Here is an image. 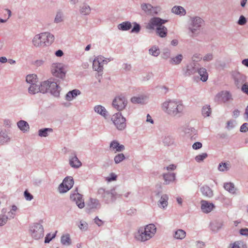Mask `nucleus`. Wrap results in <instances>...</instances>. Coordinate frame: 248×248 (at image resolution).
<instances>
[{
    "instance_id": "f257e3e1",
    "label": "nucleus",
    "mask_w": 248,
    "mask_h": 248,
    "mask_svg": "<svg viewBox=\"0 0 248 248\" xmlns=\"http://www.w3.org/2000/svg\"><path fill=\"white\" fill-rule=\"evenodd\" d=\"M162 108L165 113L171 116H180L184 112L185 106L181 100L168 99L162 104Z\"/></svg>"
},
{
    "instance_id": "f03ea898",
    "label": "nucleus",
    "mask_w": 248,
    "mask_h": 248,
    "mask_svg": "<svg viewBox=\"0 0 248 248\" xmlns=\"http://www.w3.org/2000/svg\"><path fill=\"white\" fill-rule=\"evenodd\" d=\"M156 232V228L153 224H150L144 227L140 228L134 234L135 239L140 242H145L152 238Z\"/></svg>"
},
{
    "instance_id": "7ed1b4c3",
    "label": "nucleus",
    "mask_w": 248,
    "mask_h": 248,
    "mask_svg": "<svg viewBox=\"0 0 248 248\" xmlns=\"http://www.w3.org/2000/svg\"><path fill=\"white\" fill-rule=\"evenodd\" d=\"M167 22L160 17H154L151 18L146 26V28L148 30H153L156 27V33L160 37L164 38L167 36L168 30L163 24Z\"/></svg>"
},
{
    "instance_id": "20e7f679",
    "label": "nucleus",
    "mask_w": 248,
    "mask_h": 248,
    "mask_svg": "<svg viewBox=\"0 0 248 248\" xmlns=\"http://www.w3.org/2000/svg\"><path fill=\"white\" fill-rule=\"evenodd\" d=\"M97 195L103 202L107 204L114 202L118 198L122 196V195L117 193L114 189L108 190L103 187L98 189Z\"/></svg>"
},
{
    "instance_id": "39448f33",
    "label": "nucleus",
    "mask_w": 248,
    "mask_h": 248,
    "mask_svg": "<svg viewBox=\"0 0 248 248\" xmlns=\"http://www.w3.org/2000/svg\"><path fill=\"white\" fill-rule=\"evenodd\" d=\"M203 23V20L200 17H190L188 27L189 35L191 37L197 36L201 31Z\"/></svg>"
},
{
    "instance_id": "423d86ee",
    "label": "nucleus",
    "mask_w": 248,
    "mask_h": 248,
    "mask_svg": "<svg viewBox=\"0 0 248 248\" xmlns=\"http://www.w3.org/2000/svg\"><path fill=\"white\" fill-rule=\"evenodd\" d=\"M52 75L56 78L63 79L65 77L66 66L62 63H54L50 68Z\"/></svg>"
},
{
    "instance_id": "0eeeda50",
    "label": "nucleus",
    "mask_w": 248,
    "mask_h": 248,
    "mask_svg": "<svg viewBox=\"0 0 248 248\" xmlns=\"http://www.w3.org/2000/svg\"><path fill=\"white\" fill-rule=\"evenodd\" d=\"M111 121L118 130L122 131L126 128V119L123 116L121 113L117 112L113 115Z\"/></svg>"
},
{
    "instance_id": "6e6552de",
    "label": "nucleus",
    "mask_w": 248,
    "mask_h": 248,
    "mask_svg": "<svg viewBox=\"0 0 248 248\" xmlns=\"http://www.w3.org/2000/svg\"><path fill=\"white\" fill-rule=\"evenodd\" d=\"M30 232L33 238L40 239L44 236V228L40 223H34L30 227Z\"/></svg>"
},
{
    "instance_id": "1a4fd4ad",
    "label": "nucleus",
    "mask_w": 248,
    "mask_h": 248,
    "mask_svg": "<svg viewBox=\"0 0 248 248\" xmlns=\"http://www.w3.org/2000/svg\"><path fill=\"white\" fill-rule=\"evenodd\" d=\"M127 104V99L122 95L115 97L112 101L113 107L119 111L124 109Z\"/></svg>"
},
{
    "instance_id": "9d476101",
    "label": "nucleus",
    "mask_w": 248,
    "mask_h": 248,
    "mask_svg": "<svg viewBox=\"0 0 248 248\" xmlns=\"http://www.w3.org/2000/svg\"><path fill=\"white\" fill-rule=\"evenodd\" d=\"M74 182L72 177H66L59 186V191L64 193L70 190L73 186Z\"/></svg>"
},
{
    "instance_id": "9b49d317",
    "label": "nucleus",
    "mask_w": 248,
    "mask_h": 248,
    "mask_svg": "<svg viewBox=\"0 0 248 248\" xmlns=\"http://www.w3.org/2000/svg\"><path fill=\"white\" fill-rule=\"evenodd\" d=\"M232 76L234 81V84L238 89L240 88V87L242 86L246 81V76L238 72H233Z\"/></svg>"
},
{
    "instance_id": "f8f14e48",
    "label": "nucleus",
    "mask_w": 248,
    "mask_h": 248,
    "mask_svg": "<svg viewBox=\"0 0 248 248\" xmlns=\"http://www.w3.org/2000/svg\"><path fill=\"white\" fill-rule=\"evenodd\" d=\"M141 8L148 15L154 16L158 13V8L157 7H153L149 3H144L141 4Z\"/></svg>"
},
{
    "instance_id": "ddd939ff",
    "label": "nucleus",
    "mask_w": 248,
    "mask_h": 248,
    "mask_svg": "<svg viewBox=\"0 0 248 248\" xmlns=\"http://www.w3.org/2000/svg\"><path fill=\"white\" fill-rule=\"evenodd\" d=\"M183 132L185 136L191 140H196L197 137V130L194 127L186 125L183 128Z\"/></svg>"
},
{
    "instance_id": "4468645a",
    "label": "nucleus",
    "mask_w": 248,
    "mask_h": 248,
    "mask_svg": "<svg viewBox=\"0 0 248 248\" xmlns=\"http://www.w3.org/2000/svg\"><path fill=\"white\" fill-rule=\"evenodd\" d=\"M40 35L42 37V40L43 46L50 45L53 42L55 39L54 36L48 32L41 33Z\"/></svg>"
},
{
    "instance_id": "2eb2a0df",
    "label": "nucleus",
    "mask_w": 248,
    "mask_h": 248,
    "mask_svg": "<svg viewBox=\"0 0 248 248\" xmlns=\"http://www.w3.org/2000/svg\"><path fill=\"white\" fill-rule=\"evenodd\" d=\"M69 160L70 166L73 168H78L82 165L81 162L78 159L77 154L75 151L71 153Z\"/></svg>"
},
{
    "instance_id": "dca6fc26",
    "label": "nucleus",
    "mask_w": 248,
    "mask_h": 248,
    "mask_svg": "<svg viewBox=\"0 0 248 248\" xmlns=\"http://www.w3.org/2000/svg\"><path fill=\"white\" fill-rule=\"evenodd\" d=\"M102 61H104V60L103 57L102 56H98L95 58L93 63V68L95 71H97L98 72L103 71Z\"/></svg>"
},
{
    "instance_id": "f3484780",
    "label": "nucleus",
    "mask_w": 248,
    "mask_h": 248,
    "mask_svg": "<svg viewBox=\"0 0 248 248\" xmlns=\"http://www.w3.org/2000/svg\"><path fill=\"white\" fill-rule=\"evenodd\" d=\"M70 199L76 202L77 205L80 209L84 207V202L82 200V196L78 193H74L70 195Z\"/></svg>"
},
{
    "instance_id": "a211bd4d",
    "label": "nucleus",
    "mask_w": 248,
    "mask_h": 248,
    "mask_svg": "<svg viewBox=\"0 0 248 248\" xmlns=\"http://www.w3.org/2000/svg\"><path fill=\"white\" fill-rule=\"evenodd\" d=\"M197 69L194 63H190L184 67L182 69V72L185 77H189L195 74L197 71Z\"/></svg>"
},
{
    "instance_id": "6ab92c4d",
    "label": "nucleus",
    "mask_w": 248,
    "mask_h": 248,
    "mask_svg": "<svg viewBox=\"0 0 248 248\" xmlns=\"http://www.w3.org/2000/svg\"><path fill=\"white\" fill-rule=\"evenodd\" d=\"M48 93L55 97H58L61 91L60 87L55 82L50 80Z\"/></svg>"
},
{
    "instance_id": "aec40b11",
    "label": "nucleus",
    "mask_w": 248,
    "mask_h": 248,
    "mask_svg": "<svg viewBox=\"0 0 248 248\" xmlns=\"http://www.w3.org/2000/svg\"><path fill=\"white\" fill-rule=\"evenodd\" d=\"M200 191L202 196L207 199H210L214 195L213 191L208 186L204 185L200 187Z\"/></svg>"
},
{
    "instance_id": "412c9836",
    "label": "nucleus",
    "mask_w": 248,
    "mask_h": 248,
    "mask_svg": "<svg viewBox=\"0 0 248 248\" xmlns=\"http://www.w3.org/2000/svg\"><path fill=\"white\" fill-rule=\"evenodd\" d=\"M214 207L215 205L212 203H210L205 200L201 201V209L204 213H208L211 212Z\"/></svg>"
},
{
    "instance_id": "4be33fe9",
    "label": "nucleus",
    "mask_w": 248,
    "mask_h": 248,
    "mask_svg": "<svg viewBox=\"0 0 248 248\" xmlns=\"http://www.w3.org/2000/svg\"><path fill=\"white\" fill-rule=\"evenodd\" d=\"M81 92L78 89H74L72 91L68 92L65 96V99L67 101H71L74 99L76 98V97L80 94Z\"/></svg>"
},
{
    "instance_id": "5701e85b",
    "label": "nucleus",
    "mask_w": 248,
    "mask_h": 248,
    "mask_svg": "<svg viewBox=\"0 0 248 248\" xmlns=\"http://www.w3.org/2000/svg\"><path fill=\"white\" fill-rule=\"evenodd\" d=\"M217 97H221L224 102L232 100L231 93L228 91H222L217 95Z\"/></svg>"
},
{
    "instance_id": "b1692460",
    "label": "nucleus",
    "mask_w": 248,
    "mask_h": 248,
    "mask_svg": "<svg viewBox=\"0 0 248 248\" xmlns=\"http://www.w3.org/2000/svg\"><path fill=\"white\" fill-rule=\"evenodd\" d=\"M110 148L112 150H114L116 149L115 152H120L123 151L125 147L123 145H120L118 141L117 140H113L111 142L110 144Z\"/></svg>"
},
{
    "instance_id": "393cba45",
    "label": "nucleus",
    "mask_w": 248,
    "mask_h": 248,
    "mask_svg": "<svg viewBox=\"0 0 248 248\" xmlns=\"http://www.w3.org/2000/svg\"><path fill=\"white\" fill-rule=\"evenodd\" d=\"M164 184L169 185L170 182H173L175 179V174L174 173H167L163 174Z\"/></svg>"
},
{
    "instance_id": "a878e982",
    "label": "nucleus",
    "mask_w": 248,
    "mask_h": 248,
    "mask_svg": "<svg viewBox=\"0 0 248 248\" xmlns=\"http://www.w3.org/2000/svg\"><path fill=\"white\" fill-rule=\"evenodd\" d=\"M223 225V223L222 221L216 220L210 223V228L212 231L217 232L222 227Z\"/></svg>"
},
{
    "instance_id": "bb28decb",
    "label": "nucleus",
    "mask_w": 248,
    "mask_h": 248,
    "mask_svg": "<svg viewBox=\"0 0 248 248\" xmlns=\"http://www.w3.org/2000/svg\"><path fill=\"white\" fill-rule=\"evenodd\" d=\"M168 200L169 197L167 194H163L162 195L160 200L158 202L157 204L158 206L163 209L165 208L168 206Z\"/></svg>"
},
{
    "instance_id": "cd10ccee",
    "label": "nucleus",
    "mask_w": 248,
    "mask_h": 248,
    "mask_svg": "<svg viewBox=\"0 0 248 248\" xmlns=\"http://www.w3.org/2000/svg\"><path fill=\"white\" fill-rule=\"evenodd\" d=\"M95 112L101 115L104 118H106L108 116V111L106 109L101 105L95 106L94 108Z\"/></svg>"
},
{
    "instance_id": "c85d7f7f",
    "label": "nucleus",
    "mask_w": 248,
    "mask_h": 248,
    "mask_svg": "<svg viewBox=\"0 0 248 248\" xmlns=\"http://www.w3.org/2000/svg\"><path fill=\"white\" fill-rule=\"evenodd\" d=\"M10 140V138L7 135L5 130H0V145H3L4 144L9 142Z\"/></svg>"
},
{
    "instance_id": "c756f323",
    "label": "nucleus",
    "mask_w": 248,
    "mask_h": 248,
    "mask_svg": "<svg viewBox=\"0 0 248 248\" xmlns=\"http://www.w3.org/2000/svg\"><path fill=\"white\" fill-rule=\"evenodd\" d=\"M79 12L84 16L88 15L91 13V9L89 5L86 3H83L79 6Z\"/></svg>"
},
{
    "instance_id": "7c9ffc66",
    "label": "nucleus",
    "mask_w": 248,
    "mask_h": 248,
    "mask_svg": "<svg viewBox=\"0 0 248 248\" xmlns=\"http://www.w3.org/2000/svg\"><path fill=\"white\" fill-rule=\"evenodd\" d=\"M50 80L45 81L39 84V92L42 93H48Z\"/></svg>"
},
{
    "instance_id": "2f4dec72",
    "label": "nucleus",
    "mask_w": 248,
    "mask_h": 248,
    "mask_svg": "<svg viewBox=\"0 0 248 248\" xmlns=\"http://www.w3.org/2000/svg\"><path fill=\"white\" fill-rule=\"evenodd\" d=\"M42 39L40 33L35 35L32 40L33 45L37 47L44 46Z\"/></svg>"
},
{
    "instance_id": "473e14b6",
    "label": "nucleus",
    "mask_w": 248,
    "mask_h": 248,
    "mask_svg": "<svg viewBox=\"0 0 248 248\" xmlns=\"http://www.w3.org/2000/svg\"><path fill=\"white\" fill-rule=\"evenodd\" d=\"M171 12L180 16H185L186 13V10L181 6H174L172 8Z\"/></svg>"
},
{
    "instance_id": "72a5a7b5",
    "label": "nucleus",
    "mask_w": 248,
    "mask_h": 248,
    "mask_svg": "<svg viewBox=\"0 0 248 248\" xmlns=\"http://www.w3.org/2000/svg\"><path fill=\"white\" fill-rule=\"evenodd\" d=\"M17 125L19 129L24 132H27L29 130V124L27 122L24 120H20L17 122Z\"/></svg>"
},
{
    "instance_id": "f704fd0d",
    "label": "nucleus",
    "mask_w": 248,
    "mask_h": 248,
    "mask_svg": "<svg viewBox=\"0 0 248 248\" xmlns=\"http://www.w3.org/2000/svg\"><path fill=\"white\" fill-rule=\"evenodd\" d=\"M186 236V232L182 229H178L174 232L173 236L175 239L182 240Z\"/></svg>"
},
{
    "instance_id": "c9c22d12",
    "label": "nucleus",
    "mask_w": 248,
    "mask_h": 248,
    "mask_svg": "<svg viewBox=\"0 0 248 248\" xmlns=\"http://www.w3.org/2000/svg\"><path fill=\"white\" fill-rule=\"evenodd\" d=\"M183 59V56L182 54H178L175 57L171 58L169 60V63L172 65L179 64Z\"/></svg>"
},
{
    "instance_id": "e433bc0d",
    "label": "nucleus",
    "mask_w": 248,
    "mask_h": 248,
    "mask_svg": "<svg viewBox=\"0 0 248 248\" xmlns=\"http://www.w3.org/2000/svg\"><path fill=\"white\" fill-rule=\"evenodd\" d=\"M198 74L201 76V79L203 82L206 81L208 77L206 69L204 68H201L197 69Z\"/></svg>"
},
{
    "instance_id": "4c0bfd02",
    "label": "nucleus",
    "mask_w": 248,
    "mask_h": 248,
    "mask_svg": "<svg viewBox=\"0 0 248 248\" xmlns=\"http://www.w3.org/2000/svg\"><path fill=\"white\" fill-rule=\"evenodd\" d=\"M132 27L131 23L129 21H124L118 25V28L121 31H128Z\"/></svg>"
},
{
    "instance_id": "58836bf2",
    "label": "nucleus",
    "mask_w": 248,
    "mask_h": 248,
    "mask_svg": "<svg viewBox=\"0 0 248 248\" xmlns=\"http://www.w3.org/2000/svg\"><path fill=\"white\" fill-rule=\"evenodd\" d=\"M224 188L225 190L232 194L235 193L236 188L234 185L232 183H226L224 184Z\"/></svg>"
},
{
    "instance_id": "ea45409f",
    "label": "nucleus",
    "mask_w": 248,
    "mask_h": 248,
    "mask_svg": "<svg viewBox=\"0 0 248 248\" xmlns=\"http://www.w3.org/2000/svg\"><path fill=\"white\" fill-rule=\"evenodd\" d=\"M149 53L150 55L153 56L157 57L160 53V49L158 46H152L149 49Z\"/></svg>"
},
{
    "instance_id": "a19ab883",
    "label": "nucleus",
    "mask_w": 248,
    "mask_h": 248,
    "mask_svg": "<svg viewBox=\"0 0 248 248\" xmlns=\"http://www.w3.org/2000/svg\"><path fill=\"white\" fill-rule=\"evenodd\" d=\"M29 93L31 94H35L39 92V84H37V83H34L33 84H31L30 86L28 88Z\"/></svg>"
},
{
    "instance_id": "79ce46f5",
    "label": "nucleus",
    "mask_w": 248,
    "mask_h": 248,
    "mask_svg": "<svg viewBox=\"0 0 248 248\" xmlns=\"http://www.w3.org/2000/svg\"><path fill=\"white\" fill-rule=\"evenodd\" d=\"M53 130L50 128L40 129L38 131V135L40 137H46L48 135V133L52 132Z\"/></svg>"
},
{
    "instance_id": "37998d69",
    "label": "nucleus",
    "mask_w": 248,
    "mask_h": 248,
    "mask_svg": "<svg viewBox=\"0 0 248 248\" xmlns=\"http://www.w3.org/2000/svg\"><path fill=\"white\" fill-rule=\"evenodd\" d=\"M61 243L62 245L69 246L71 244L70 236L69 234L63 235L61 237Z\"/></svg>"
},
{
    "instance_id": "c03bdc74",
    "label": "nucleus",
    "mask_w": 248,
    "mask_h": 248,
    "mask_svg": "<svg viewBox=\"0 0 248 248\" xmlns=\"http://www.w3.org/2000/svg\"><path fill=\"white\" fill-rule=\"evenodd\" d=\"M63 21V13L61 10L57 12L54 22L55 23H59Z\"/></svg>"
},
{
    "instance_id": "a18cd8bd",
    "label": "nucleus",
    "mask_w": 248,
    "mask_h": 248,
    "mask_svg": "<svg viewBox=\"0 0 248 248\" xmlns=\"http://www.w3.org/2000/svg\"><path fill=\"white\" fill-rule=\"evenodd\" d=\"M26 80L28 83L33 84L37 82V76L34 74L29 75L26 77Z\"/></svg>"
},
{
    "instance_id": "49530a36",
    "label": "nucleus",
    "mask_w": 248,
    "mask_h": 248,
    "mask_svg": "<svg viewBox=\"0 0 248 248\" xmlns=\"http://www.w3.org/2000/svg\"><path fill=\"white\" fill-rule=\"evenodd\" d=\"M163 142L165 145H171L174 143V139L171 136H165L163 139Z\"/></svg>"
},
{
    "instance_id": "de8ad7c7",
    "label": "nucleus",
    "mask_w": 248,
    "mask_h": 248,
    "mask_svg": "<svg viewBox=\"0 0 248 248\" xmlns=\"http://www.w3.org/2000/svg\"><path fill=\"white\" fill-rule=\"evenodd\" d=\"M230 168V165L229 163L221 162L219 164L218 170L220 171H225L228 170Z\"/></svg>"
},
{
    "instance_id": "09e8293b",
    "label": "nucleus",
    "mask_w": 248,
    "mask_h": 248,
    "mask_svg": "<svg viewBox=\"0 0 248 248\" xmlns=\"http://www.w3.org/2000/svg\"><path fill=\"white\" fill-rule=\"evenodd\" d=\"M91 208H98L100 207L99 202L97 199H90V203L89 204Z\"/></svg>"
},
{
    "instance_id": "8fccbe9b",
    "label": "nucleus",
    "mask_w": 248,
    "mask_h": 248,
    "mask_svg": "<svg viewBox=\"0 0 248 248\" xmlns=\"http://www.w3.org/2000/svg\"><path fill=\"white\" fill-rule=\"evenodd\" d=\"M211 113L210 106H205L202 108V114L204 117H207L210 115Z\"/></svg>"
},
{
    "instance_id": "3c124183",
    "label": "nucleus",
    "mask_w": 248,
    "mask_h": 248,
    "mask_svg": "<svg viewBox=\"0 0 248 248\" xmlns=\"http://www.w3.org/2000/svg\"><path fill=\"white\" fill-rule=\"evenodd\" d=\"M125 156L123 153L117 154L114 158L116 164H119L125 159Z\"/></svg>"
},
{
    "instance_id": "603ef678",
    "label": "nucleus",
    "mask_w": 248,
    "mask_h": 248,
    "mask_svg": "<svg viewBox=\"0 0 248 248\" xmlns=\"http://www.w3.org/2000/svg\"><path fill=\"white\" fill-rule=\"evenodd\" d=\"M207 157V154L205 153L197 155L195 159L197 162H201Z\"/></svg>"
},
{
    "instance_id": "864d4df0",
    "label": "nucleus",
    "mask_w": 248,
    "mask_h": 248,
    "mask_svg": "<svg viewBox=\"0 0 248 248\" xmlns=\"http://www.w3.org/2000/svg\"><path fill=\"white\" fill-rule=\"evenodd\" d=\"M78 227L81 231H86L88 230V225L86 221L81 220L80 221Z\"/></svg>"
},
{
    "instance_id": "5fc2aeb1",
    "label": "nucleus",
    "mask_w": 248,
    "mask_h": 248,
    "mask_svg": "<svg viewBox=\"0 0 248 248\" xmlns=\"http://www.w3.org/2000/svg\"><path fill=\"white\" fill-rule=\"evenodd\" d=\"M133 25H134V26L131 31V32L132 33H139L140 31V29H141V27H140V25L139 24L137 23V22H134Z\"/></svg>"
},
{
    "instance_id": "6e6d98bb",
    "label": "nucleus",
    "mask_w": 248,
    "mask_h": 248,
    "mask_svg": "<svg viewBox=\"0 0 248 248\" xmlns=\"http://www.w3.org/2000/svg\"><path fill=\"white\" fill-rule=\"evenodd\" d=\"M57 232V231H56V232L51 235L50 233H48L46 236L45 237V243H49V242L53 238H54L56 236V233Z\"/></svg>"
},
{
    "instance_id": "4d7b16f0",
    "label": "nucleus",
    "mask_w": 248,
    "mask_h": 248,
    "mask_svg": "<svg viewBox=\"0 0 248 248\" xmlns=\"http://www.w3.org/2000/svg\"><path fill=\"white\" fill-rule=\"evenodd\" d=\"M8 219V217L5 215L0 216V226H2L6 223Z\"/></svg>"
},
{
    "instance_id": "13d9d810",
    "label": "nucleus",
    "mask_w": 248,
    "mask_h": 248,
    "mask_svg": "<svg viewBox=\"0 0 248 248\" xmlns=\"http://www.w3.org/2000/svg\"><path fill=\"white\" fill-rule=\"evenodd\" d=\"M143 98L140 97H133L131 99V101L133 103H142L143 102Z\"/></svg>"
},
{
    "instance_id": "bf43d9fd",
    "label": "nucleus",
    "mask_w": 248,
    "mask_h": 248,
    "mask_svg": "<svg viewBox=\"0 0 248 248\" xmlns=\"http://www.w3.org/2000/svg\"><path fill=\"white\" fill-rule=\"evenodd\" d=\"M24 195L27 201H30L33 198V196L27 190L24 191Z\"/></svg>"
},
{
    "instance_id": "052dcab7",
    "label": "nucleus",
    "mask_w": 248,
    "mask_h": 248,
    "mask_svg": "<svg viewBox=\"0 0 248 248\" xmlns=\"http://www.w3.org/2000/svg\"><path fill=\"white\" fill-rule=\"evenodd\" d=\"M242 91L248 95V82H245L242 86L240 87Z\"/></svg>"
},
{
    "instance_id": "680f3d73",
    "label": "nucleus",
    "mask_w": 248,
    "mask_h": 248,
    "mask_svg": "<svg viewBox=\"0 0 248 248\" xmlns=\"http://www.w3.org/2000/svg\"><path fill=\"white\" fill-rule=\"evenodd\" d=\"M247 23V19L246 18L243 16H241L239 17V19L237 22V24L239 25H244L246 24Z\"/></svg>"
},
{
    "instance_id": "e2e57ef3",
    "label": "nucleus",
    "mask_w": 248,
    "mask_h": 248,
    "mask_svg": "<svg viewBox=\"0 0 248 248\" xmlns=\"http://www.w3.org/2000/svg\"><path fill=\"white\" fill-rule=\"evenodd\" d=\"M17 209V208L16 205H14L12 206L11 211L8 212V214L11 218H13L14 217L15 214L13 212L16 211Z\"/></svg>"
},
{
    "instance_id": "0e129e2a",
    "label": "nucleus",
    "mask_w": 248,
    "mask_h": 248,
    "mask_svg": "<svg viewBox=\"0 0 248 248\" xmlns=\"http://www.w3.org/2000/svg\"><path fill=\"white\" fill-rule=\"evenodd\" d=\"M202 59V55L200 54L196 53L193 55L192 59L194 62H198Z\"/></svg>"
},
{
    "instance_id": "69168bd1",
    "label": "nucleus",
    "mask_w": 248,
    "mask_h": 248,
    "mask_svg": "<svg viewBox=\"0 0 248 248\" xmlns=\"http://www.w3.org/2000/svg\"><path fill=\"white\" fill-rule=\"evenodd\" d=\"M213 57L212 54L208 53L203 57V60L204 61L209 62L211 61L213 59Z\"/></svg>"
},
{
    "instance_id": "338daca9",
    "label": "nucleus",
    "mask_w": 248,
    "mask_h": 248,
    "mask_svg": "<svg viewBox=\"0 0 248 248\" xmlns=\"http://www.w3.org/2000/svg\"><path fill=\"white\" fill-rule=\"evenodd\" d=\"M240 130L242 132H246L248 131V123L243 124L240 127Z\"/></svg>"
},
{
    "instance_id": "774afa93",
    "label": "nucleus",
    "mask_w": 248,
    "mask_h": 248,
    "mask_svg": "<svg viewBox=\"0 0 248 248\" xmlns=\"http://www.w3.org/2000/svg\"><path fill=\"white\" fill-rule=\"evenodd\" d=\"M170 50L167 49L163 52L162 54V58L164 59H167L170 57Z\"/></svg>"
}]
</instances>
